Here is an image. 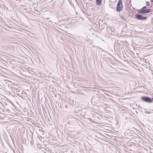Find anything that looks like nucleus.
Returning a JSON list of instances; mask_svg holds the SVG:
<instances>
[{"label":"nucleus","instance_id":"obj_11","mask_svg":"<svg viewBox=\"0 0 153 153\" xmlns=\"http://www.w3.org/2000/svg\"><path fill=\"white\" fill-rule=\"evenodd\" d=\"M153 111V110H152Z\"/></svg>","mask_w":153,"mask_h":153},{"label":"nucleus","instance_id":"obj_9","mask_svg":"<svg viewBox=\"0 0 153 153\" xmlns=\"http://www.w3.org/2000/svg\"><path fill=\"white\" fill-rule=\"evenodd\" d=\"M150 2H153V0H151L150 1Z\"/></svg>","mask_w":153,"mask_h":153},{"label":"nucleus","instance_id":"obj_6","mask_svg":"<svg viewBox=\"0 0 153 153\" xmlns=\"http://www.w3.org/2000/svg\"><path fill=\"white\" fill-rule=\"evenodd\" d=\"M151 9H148L147 10H145V13H148L151 11Z\"/></svg>","mask_w":153,"mask_h":153},{"label":"nucleus","instance_id":"obj_8","mask_svg":"<svg viewBox=\"0 0 153 153\" xmlns=\"http://www.w3.org/2000/svg\"><path fill=\"white\" fill-rule=\"evenodd\" d=\"M121 18L123 19H125V18L123 16H122Z\"/></svg>","mask_w":153,"mask_h":153},{"label":"nucleus","instance_id":"obj_3","mask_svg":"<svg viewBox=\"0 0 153 153\" xmlns=\"http://www.w3.org/2000/svg\"><path fill=\"white\" fill-rule=\"evenodd\" d=\"M141 99L146 102H152V100L150 98L148 97H141Z\"/></svg>","mask_w":153,"mask_h":153},{"label":"nucleus","instance_id":"obj_4","mask_svg":"<svg viewBox=\"0 0 153 153\" xmlns=\"http://www.w3.org/2000/svg\"><path fill=\"white\" fill-rule=\"evenodd\" d=\"M138 13H145V10H143L142 8L140 10H138Z\"/></svg>","mask_w":153,"mask_h":153},{"label":"nucleus","instance_id":"obj_7","mask_svg":"<svg viewBox=\"0 0 153 153\" xmlns=\"http://www.w3.org/2000/svg\"><path fill=\"white\" fill-rule=\"evenodd\" d=\"M146 6H145L143 7H142V8L143 10H146Z\"/></svg>","mask_w":153,"mask_h":153},{"label":"nucleus","instance_id":"obj_5","mask_svg":"<svg viewBox=\"0 0 153 153\" xmlns=\"http://www.w3.org/2000/svg\"><path fill=\"white\" fill-rule=\"evenodd\" d=\"M96 3L98 5H101L102 0H96Z\"/></svg>","mask_w":153,"mask_h":153},{"label":"nucleus","instance_id":"obj_2","mask_svg":"<svg viewBox=\"0 0 153 153\" xmlns=\"http://www.w3.org/2000/svg\"><path fill=\"white\" fill-rule=\"evenodd\" d=\"M135 17L138 20H145L147 17H144L140 14H137L135 15Z\"/></svg>","mask_w":153,"mask_h":153},{"label":"nucleus","instance_id":"obj_10","mask_svg":"<svg viewBox=\"0 0 153 153\" xmlns=\"http://www.w3.org/2000/svg\"><path fill=\"white\" fill-rule=\"evenodd\" d=\"M147 113H149V112H147Z\"/></svg>","mask_w":153,"mask_h":153},{"label":"nucleus","instance_id":"obj_1","mask_svg":"<svg viewBox=\"0 0 153 153\" xmlns=\"http://www.w3.org/2000/svg\"><path fill=\"white\" fill-rule=\"evenodd\" d=\"M123 9V4L121 0H119L117 6L116 10L117 12H120Z\"/></svg>","mask_w":153,"mask_h":153}]
</instances>
